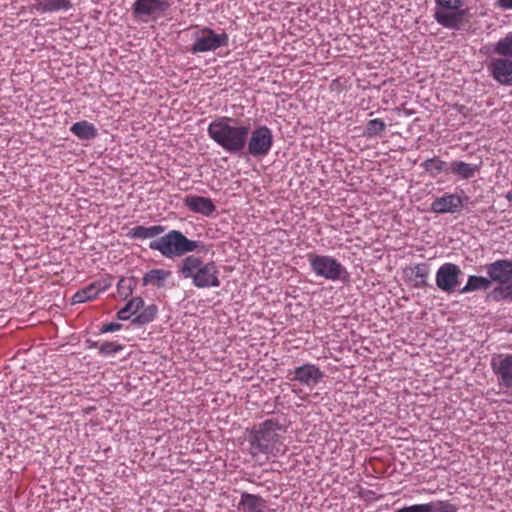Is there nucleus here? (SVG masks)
I'll use <instances>...</instances> for the list:
<instances>
[{
  "label": "nucleus",
  "mask_w": 512,
  "mask_h": 512,
  "mask_svg": "<svg viewBox=\"0 0 512 512\" xmlns=\"http://www.w3.org/2000/svg\"><path fill=\"white\" fill-rule=\"evenodd\" d=\"M207 133L225 152L239 155L246 148L250 127L237 118L220 116L210 122Z\"/></svg>",
  "instance_id": "1"
},
{
  "label": "nucleus",
  "mask_w": 512,
  "mask_h": 512,
  "mask_svg": "<svg viewBox=\"0 0 512 512\" xmlns=\"http://www.w3.org/2000/svg\"><path fill=\"white\" fill-rule=\"evenodd\" d=\"M282 429L275 419H268L252 429L248 435V452L253 458L265 455L266 459L284 454L286 448L278 431Z\"/></svg>",
  "instance_id": "2"
},
{
  "label": "nucleus",
  "mask_w": 512,
  "mask_h": 512,
  "mask_svg": "<svg viewBox=\"0 0 512 512\" xmlns=\"http://www.w3.org/2000/svg\"><path fill=\"white\" fill-rule=\"evenodd\" d=\"M178 273L185 279H191L197 288L219 287V269L214 261L204 262L200 257L190 255L177 266Z\"/></svg>",
  "instance_id": "3"
},
{
  "label": "nucleus",
  "mask_w": 512,
  "mask_h": 512,
  "mask_svg": "<svg viewBox=\"0 0 512 512\" xmlns=\"http://www.w3.org/2000/svg\"><path fill=\"white\" fill-rule=\"evenodd\" d=\"M201 242L188 239L181 231L170 230L164 236L149 243L151 250L159 251L166 258L181 257L196 251Z\"/></svg>",
  "instance_id": "4"
},
{
  "label": "nucleus",
  "mask_w": 512,
  "mask_h": 512,
  "mask_svg": "<svg viewBox=\"0 0 512 512\" xmlns=\"http://www.w3.org/2000/svg\"><path fill=\"white\" fill-rule=\"evenodd\" d=\"M463 5L464 0H435L433 17L446 29L461 30L469 23L468 9Z\"/></svg>",
  "instance_id": "5"
},
{
  "label": "nucleus",
  "mask_w": 512,
  "mask_h": 512,
  "mask_svg": "<svg viewBox=\"0 0 512 512\" xmlns=\"http://www.w3.org/2000/svg\"><path fill=\"white\" fill-rule=\"evenodd\" d=\"M488 279L500 285L494 288L489 297L494 301H501L511 296L512 286L506 285L512 280V261L508 259L496 260L486 266Z\"/></svg>",
  "instance_id": "6"
},
{
  "label": "nucleus",
  "mask_w": 512,
  "mask_h": 512,
  "mask_svg": "<svg viewBox=\"0 0 512 512\" xmlns=\"http://www.w3.org/2000/svg\"><path fill=\"white\" fill-rule=\"evenodd\" d=\"M308 257L311 270L319 277L338 281L347 275L345 267L332 256L310 254Z\"/></svg>",
  "instance_id": "7"
},
{
  "label": "nucleus",
  "mask_w": 512,
  "mask_h": 512,
  "mask_svg": "<svg viewBox=\"0 0 512 512\" xmlns=\"http://www.w3.org/2000/svg\"><path fill=\"white\" fill-rule=\"evenodd\" d=\"M193 37L194 43L190 48L193 54L214 51L220 47L227 46L229 43L227 33L222 32L218 34L208 27L196 30Z\"/></svg>",
  "instance_id": "8"
},
{
  "label": "nucleus",
  "mask_w": 512,
  "mask_h": 512,
  "mask_svg": "<svg viewBox=\"0 0 512 512\" xmlns=\"http://www.w3.org/2000/svg\"><path fill=\"white\" fill-rule=\"evenodd\" d=\"M273 145L272 131L266 125L256 127L247 139V150L253 157L266 156Z\"/></svg>",
  "instance_id": "9"
},
{
  "label": "nucleus",
  "mask_w": 512,
  "mask_h": 512,
  "mask_svg": "<svg viewBox=\"0 0 512 512\" xmlns=\"http://www.w3.org/2000/svg\"><path fill=\"white\" fill-rule=\"evenodd\" d=\"M462 275L463 272L458 265L450 262L444 263L436 272V285L445 293H454L460 285V277Z\"/></svg>",
  "instance_id": "10"
},
{
  "label": "nucleus",
  "mask_w": 512,
  "mask_h": 512,
  "mask_svg": "<svg viewBox=\"0 0 512 512\" xmlns=\"http://www.w3.org/2000/svg\"><path fill=\"white\" fill-rule=\"evenodd\" d=\"M491 368L499 387L505 390L512 389V353L494 354L491 358Z\"/></svg>",
  "instance_id": "11"
},
{
  "label": "nucleus",
  "mask_w": 512,
  "mask_h": 512,
  "mask_svg": "<svg viewBox=\"0 0 512 512\" xmlns=\"http://www.w3.org/2000/svg\"><path fill=\"white\" fill-rule=\"evenodd\" d=\"M170 4L163 0H136L132 5V13L136 18L147 22L160 17Z\"/></svg>",
  "instance_id": "12"
},
{
  "label": "nucleus",
  "mask_w": 512,
  "mask_h": 512,
  "mask_svg": "<svg viewBox=\"0 0 512 512\" xmlns=\"http://www.w3.org/2000/svg\"><path fill=\"white\" fill-rule=\"evenodd\" d=\"M469 202V197H461L458 194L446 193L436 197L431 203L430 210L437 214L457 213Z\"/></svg>",
  "instance_id": "13"
},
{
  "label": "nucleus",
  "mask_w": 512,
  "mask_h": 512,
  "mask_svg": "<svg viewBox=\"0 0 512 512\" xmlns=\"http://www.w3.org/2000/svg\"><path fill=\"white\" fill-rule=\"evenodd\" d=\"M487 71L499 84L512 86V59L510 57L492 58L487 64Z\"/></svg>",
  "instance_id": "14"
},
{
  "label": "nucleus",
  "mask_w": 512,
  "mask_h": 512,
  "mask_svg": "<svg viewBox=\"0 0 512 512\" xmlns=\"http://www.w3.org/2000/svg\"><path fill=\"white\" fill-rule=\"evenodd\" d=\"M290 374L293 375L289 378L291 381H297L310 388L320 383L324 377V373L316 365L310 363L296 367Z\"/></svg>",
  "instance_id": "15"
},
{
  "label": "nucleus",
  "mask_w": 512,
  "mask_h": 512,
  "mask_svg": "<svg viewBox=\"0 0 512 512\" xmlns=\"http://www.w3.org/2000/svg\"><path fill=\"white\" fill-rule=\"evenodd\" d=\"M395 512H458V508L449 501L437 500L403 507Z\"/></svg>",
  "instance_id": "16"
},
{
  "label": "nucleus",
  "mask_w": 512,
  "mask_h": 512,
  "mask_svg": "<svg viewBox=\"0 0 512 512\" xmlns=\"http://www.w3.org/2000/svg\"><path fill=\"white\" fill-rule=\"evenodd\" d=\"M184 205L193 213H198L203 216H211L216 206L213 201L208 197L198 195H188L184 198Z\"/></svg>",
  "instance_id": "17"
},
{
  "label": "nucleus",
  "mask_w": 512,
  "mask_h": 512,
  "mask_svg": "<svg viewBox=\"0 0 512 512\" xmlns=\"http://www.w3.org/2000/svg\"><path fill=\"white\" fill-rule=\"evenodd\" d=\"M267 502L260 495L250 494L248 492L241 493V499L238 509L243 512H265Z\"/></svg>",
  "instance_id": "18"
},
{
  "label": "nucleus",
  "mask_w": 512,
  "mask_h": 512,
  "mask_svg": "<svg viewBox=\"0 0 512 512\" xmlns=\"http://www.w3.org/2000/svg\"><path fill=\"white\" fill-rule=\"evenodd\" d=\"M406 274L414 287L423 288L428 285L430 266L427 263H418L409 267Z\"/></svg>",
  "instance_id": "19"
},
{
  "label": "nucleus",
  "mask_w": 512,
  "mask_h": 512,
  "mask_svg": "<svg viewBox=\"0 0 512 512\" xmlns=\"http://www.w3.org/2000/svg\"><path fill=\"white\" fill-rule=\"evenodd\" d=\"M108 288L107 284H104L101 281L94 282L84 287L83 289L78 290L72 297V302L74 304L84 303L87 301H91L95 299L100 292L105 291Z\"/></svg>",
  "instance_id": "20"
},
{
  "label": "nucleus",
  "mask_w": 512,
  "mask_h": 512,
  "mask_svg": "<svg viewBox=\"0 0 512 512\" xmlns=\"http://www.w3.org/2000/svg\"><path fill=\"white\" fill-rule=\"evenodd\" d=\"M478 170L479 165L466 163L461 160H454L449 164V173L464 180L473 178Z\"/></svg>",
  "instance_id": "21"
},
{
  "label": "nucleus",
  "mask_w": 512,
  "mask_h": 512,
  "mask_svg": "<svg viewBox=\"0 0 512 512\" xmlns=\"http://www.w3.org/2000/svg\"><path fill=\"white\" fill-rule=\"evenodd\" d=\"M72 7L71 0H35L34 8L41 13L69 10Z\"/></svg>",
  "instance_id": "22"
},
{
  "label": "nucleus",
  "mask_w": 512,
  "mask_h": 512,
  "mask_svg": "<svg viewBox=\"0 0 512 512\" xmlns=\"http://www.w3.org/2000/svg\"><path fill=\"white\" fill-rule=\"evenodd\" d=\"M171 272L164 269H151L147 271L142 278V285H153L157 288H163L165 281L170 277Z\"/></svg>",
  "instance_id": "23"
},
{
  "label": "nucleus",
  "mask_w": 512,
  "mask_h": 512,
  "mask_svg": "<svg viewBox=\"0 0 512 512\" xmlns=\"http://www.w3.org/2000/svg\"><path fill=\"white\" fill-rule=\"evenodd\" d=\"M165 227L162 225H154L150 227L135 226L129 232L128 236L133 239H149L159 236L165 231Z\"/></svg>",
  "instance_id": "24"
},
{
  "label": "nucleus",
  "mask_w": 512,
  "mask_h": 512,
  "mask_svg": "<svg viewBox=\"0 0 512 512\" xmlns=\"http://www.w3.org/2000/svg\"><path fill=\"white\" fill-rule=\"evenodd\" d=\"M490 285V279L482 276L471 275L468 277L465 286L459 290V293L466 294L478 290H486L490 287Z\"/></svg>",
  "instance_id": "25"
},
{
  "label": "nucleus",
  "mask_w": 512,
  "mask_h": 512,
  "mask_svg": "<svg viewBox=\"0 0 512 512\" xmlns=\"http://www.w3.org/2000/svg\"><path fill=\"white\" fill-rule=\"evenodd\" d=\"M71 132L82 140H90L96 137L97 130L93 124L87 121H79L74 123L71 128Z\"/></svg>",
  "instance_id": "26"
},
{
  "label": "nucleus",
  "mask_w": 512,
  "mask_h": 512,
  "mask_svg": "<svg viewBox=\"0 0 512 512\" xmlns=\"http://www.w3.org/2000/svg\"><path fill=\"white\" fill-rule=\"evenodd\" d=\"M421 166L432 177H436L442 172L449 173V164L441 160L439 157L427 159L421 164Z\"/></svg>",
  "instance_id": "27"
},
{
  "label": "nucleus",
  "mask_w": 512,
  "mask_h": 512,
  "mask_svg": "<svg viewBox=\"0 0 512 512\" xmlns=\"http://www.w3.org/2000/svg\"><path fill=\"white\" fill-rule=\"evenodd\" d=\"M144 307V300L141 297H134L128 301L125 306L117 312L119 320H128L136 314L141 308Z\"/></svg>",
  "instance_id": "28"
},
{
  "label": "nucleus",
  "mask_w": 512,
  "mask_h": 512,
  "mask_svg": "<svg viewBox=\"0 0 512 512\" xmlns=\"http://www.w3.org/2000/svg\"><path fill=\"white\" fill-rule=\"evenodd\" d=\"M492 51L498 56L510 57L512 59V31L495 42Z\"/></svg>",
  "instance_id": "29"
},
{
  "label": "nucleus",
  "mask_w": 512,
  "mask_h": 512,
  "mask_svg": "<svg viewBox=\"0 0 512 512\" xmlns=\"http://www.w3.org/2000/svg\"><path fill=\"white\" fill-rule=\"evenodd\" d=\"M137 280L135 277H123L117 283V292L120 297L123 299L128 298L132 295L134 289L136 288Z\"/></svg>",
  "instance_id": "30"
},
{
  "label": "nucleus",
  "mask_w": 512,
  "mask_h": 512,
  "mask_svg": "<svg viewBox=\"0 0 512 512\" xmlns=\"http://www.w3.org/2000/svg\"><path fill=\"white\" fill-rule=\"evenodd\" d=\"M386 129V124L381 119H371L367 122L363 135L367 138L380 136Z\"/></svg>",
  "instance_id": "31"
},
{
  "label": "nucleus",
  "mask_w": 512,
  "mask_h": 512,
  "mask_svg": "<svg viewBox=\"0 0 512 512\" xmlns=\"http://www.w3.org/2000/svg\"><path fill=\"white\" fill-rule=\"evenodd\" d=\"M142 311L136 315V317L133 320V323L138 325H145L150 322H152L157 314V307L152 304L147 307L141 308Z\"/></svg>",
  "instance_id": "32"
},
{
  "label": "nucleus",
  "mask_w": 512,
  "mask_h": 512,
  "mask_svg": "<svg viewBox=\"0 0 512 512\" xmlns=\"http://www.w3.org/2000/svg\"><path fill=\"white\" fill-rule=\"evenodd\" d=\"M124 346L117 342H104L99 346V353L103 356L114 355L122 351Z\"/></svg>",
  "instance_id": "33"
},
{
  "label": "nucleus",
  "mask_w": 512,
  "mask_h": 512,
  "mask_svg": "<svg viewBox=\"0 0 512 512\" xmlns=\"http://www.w3.org/2000/svg\"><path fill=\"white\" fill-rule=\"evenodd\" d=\"M122 327L121 324L119 323H115V322H111V323H106L104 324L101 329H100V332L101 333H109V332H115V331H118L120 330Z\"/></svg>",
  "instance_id": "34"
},
{
  "label": "nucleus",
  "mask_w": 512,
  "mask_h": 512,
  "mask_svg": "<svg viewBox=\"0 0 512 512\" xmlns=\"http://www.w3.org/2000/svg\"><path fill=\"white\" fill-rule=\"evenodd\" d=\"M497 5L506 10H512V0H496Z\"/></svg>",
  "instance_id": "35"
},
{
  "label": "nucleus",
  "mask_w": 512,
  "mask_h": 512,
  "mask_svg": "<svg viewBox=\"0 0 512 512\" xmlns=\"http://www.w3.org/2000/svg\"><path fill=\"white\" fill-rule=\"evenodd\" d=\"M506 199L509 200V201L512 200V189L507 192Z\"/></svg>",
  "instance_id": "36"
},
{
  "label": "nucleus",
  "mask_w": 512,
  "mask_h": 512,
  "mask_svg": "<svg viewBox=\"0 0 512 512\" xmlns=\"http://www.w3.org/2000/svg\"><path fill=\"white\" fill-rule=\"evenodd\" d=\"M99 346L97 342H92L89 347H97L99 349Z\"/></svg>",
  "instance_id": "37"
}]
</instances>
